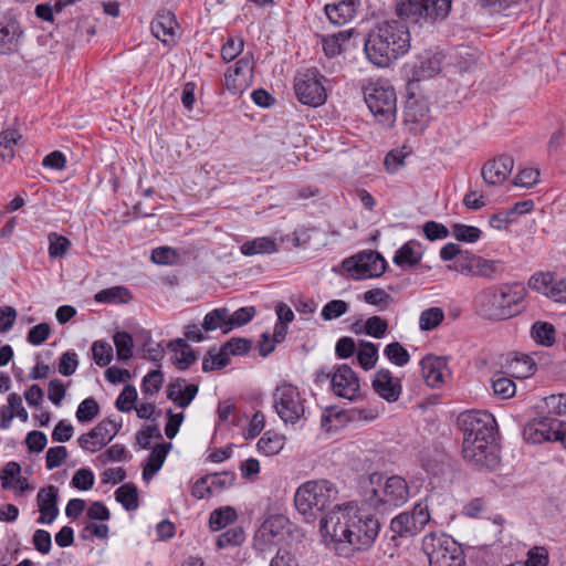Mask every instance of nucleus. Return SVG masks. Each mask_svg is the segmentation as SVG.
Listing matches in <instances>:
<instances>
[{"mask_svg":"<svg viewBox=\"0 0 566 566\" xmlns=\"http://www.w3.org/2000/svg\"><path fill=\"white\" fill-rule=\"evenodd\" d=\"M422 551L430 566H462L465 563L461 545L446 533H430L422 538Z\"/></svg>","mask_w":566,"mask_h":566,"instance_id":"6e6552de","label":"nucleus"},{"mask_svg":"<svg viewBox=\"0 0 566 566\" xmlns=\"http://www.w3.org/2000/svg\"><path fill=\"white\" fill-rule=\"evenodd\" d=\"M373 388L382 399L395 402L399 399L402 386L399 378L392 376L389 369H380L373 380Z\"/></svg>","mask_w":566,"mask_h":566,"instance_id":"cd10ccee","label":"nucleus"},{"mask_svg":"<svg viewBox=\"0 0 566 566\" xmlns=\"http://www.w3.org/2000/svg\"><path fill=\"white\" fill-rule=\"evenodd\" d=\"M342 268L355 280L378 277L386 271L387 261L377 251H361L343 260Z\"/></svg>","mask_w":566,"mask_h":566,"instance_id":"ddd939ff","label":"nucleus"},{"mask_svg":"<svg viewBox=\"0 0 566 566\" xmlns=\"http://www.w3.org/2000/svg\"><path fill=\"white\" fill-rule=\"evenodd\" d=\"M170 448V443H160L153 448L143 468L144 480L151 479L161 469Z\"/></svg>","mask_w":566,"mask_h":566,"instance_id":"72a5a7b5","label":"nucleus"},{"mask_svg":"<svg viewBox=\"0 0 566 566\" xmlns=\"http://www.w3.org/2000/svg\"><path fill=\"white\" fill-rule=\"evenodd\" d=\"M491 382L494 395L501 399L512 398L516 392L515 382L511 378L504 376L503 373H496L492 377Z\"/></svg>","mask_w":566,"mask_h":566,"instance_id":"a18cd8bd","label":"nucleus"},{"mask_svg":"<svg viewBox=\"0 0 566 566\" xmlns=\"http://www.w3.org/2000/svg\"><path fill=\"white\" fill-rule=\"evenodd\" d=\"M524 296L525 290L517 283L488 287L478 295L479 312L493 321L510 318L518 312L515 306Z\"/></svg>","mask_w":566,"mask_h":566,"instance_id":"7ed1b4c3","label":"nucleus"},{"mask_svg":"<svg viewBox=\"0 0 566 566\" xmlns=\"http://www.w3.org/2000/svg\"><path fill=\"white\" fill-rule=\"evenodd\" d=\"M273 408L285 424L303 427L310 408L304 392L287 381H282L273 392Z\"/></svg>","mask_w":566,"mask_h":566,"instance_id":"423d86ee","label":"nucleus"},{"mask_svg":"<svg viewBox=\"0 0 566 566\" xmlns=\"http://www.w3.org/2000/svg\"><path fill=\"white\" fill-rule=\"evenodd\" d=\"M23 29L21 23L11 13L0 18V53L11 54L17 52L22 43Z\"/></svg>","mask_w":566,"mask_h":566,"instance_id":"4be33fe9","label":"nucleus"},{"mask_svg":"<svg viewBox=\"0 0 566 566\" xmlns=\"http://www.w3.org/2000/svg\"><path fill=\"white\" fill-rule=\"evenodd\" d=\"M348 311V304L343 300H333L324 305L321 315L325 321L340 317Z\"/></svg>","mask_w":566,"mask_h":566,"instance_id":"69168bd1","label":"nucleus"},{"mask_svg":"<svg viewBox=\"0 0 566 566\" xmlns=\"http://www.w3.org/2000/svg\"><path fill=\"white\" fill-rule=\"evenodd\" d=\"M359 4L360 0H333L325 4L324 11L332 24L340 27L356 17Z\"/></svg>","mask_w":566,"mask_h":566,"instance_id":"c85d7f7f","label":"nucleus"},{"mask_svg":"<svg viewBox=\"0 0 566 566\" xmlns=\"http://www.w3.org/2000/svg\"><path fill=\"white\" fill-rule=\"evenodd\" d=\"M92 358L97 366H107L113 359V347L103 339L94 342L92 345Z\"/></svg>","mask_w":566,"mask_h":566,"instance_id":"5fc2aeb1","label":"nucleus"},{"mask_svg":"<svg viewBox=\"0 0 566 566\" xmlns=\"http://www.w3.org/2000/svg\"><path fill=\"white\" fill-rule=\"evenodd\" d=\"M365 102L384 127H391L397 116V96L394 87L386 81L370 82L364 87Z\"/></svg>","mask_w":566,"mask_h":566,"instance_id":"0eeeda50","label":"nucleus"},{"mask_svg":"<svg viewBox=\"0 0 566 566\" xmlns=\"http://www.w3.org/2000/svg\"><path fill=\"white\" fill-rule=\"evenodd\" d=\"M430 521L428 506L417 503L412 511L401 512L390 522V530L395 536L413 537L420 533Z\"/></svg>","mask_w":566,"mask_h":566,"instance_id":"dca6fc26","label":"nucleus"},{"mask_svg":"<svg viewBox=\"0 0 566 566\" xmlns=\"http://www.w3.org/2000/svg\"><path fill=\"white\" fill-rule=\"evenodd\" d=\"M514 168V159L510 155H500L488 160L481 169V176L485 184L497 186L503 184Z\"/></svg>","mask_w":566,"mask_h":566,"instance_id":"b1692460","label":"nucleus"},{"mask_svg":"<svg viewBox=\"0 0 566 566\" xmlns=\"http://www.w3.org/2000/svg\"><path fill=\"white\" fill-rule=\"evenodd\" d=\"M384 355L390 363L399 367L407 365L410 360L408 350L399 342L386 345Z\"/></svg>","mask_w":566,"mask_h":566,"instance_id":"09e8293b","label":"nucleus"},{"mask_svg":"<svg viewBox=\"0 0 566 566\" xmlns=\"http://www.w3.org/2000/svg\"><path fill=\"white\" fill-rule=\"evenodd\" d=\"M528 286L558 303H566V281L553 272H536L528 280Z\"/></svg>","mask_w":566,"mask_h":566,"instance_id":"6ab92c4d","label":"nucleus"},{"mask_svg":"<svg viewBox=\"0 0 566 566\" xmlns=\"http://www.w3.org/2000/svg\"><path fill=\"white\" fill-rule=\"evenodd\" d=\"M49 241V256L50 259H59L66 255L72 247V242L64 235L57 232H50L48 234Z\"/></svg>","mask_w":566,"mask_h":566,"instance_id":"de8ad7c7","label":"nucleus"},{"mask_svg":"<svg viewBox=\"0 0 566 566\" xmlns=\"http://www.w3.org/2000/svg\"><path fill=\"white\" fill-rule=\"evenodd\" d=\"M254 60L253 55L248 53L240 57L233 66H230L224 73L226 88L231 94H238L247 90L253 78Z\"/></svg>","mask_w":566,"mask_h":566,"instance_id":"a211bd4d","label":"nucleus"},{"mask_svg":"<svg viewBox=\"0 0 566 566\" xmlns=\"http://www.w3.org/2000/svg\"><path fill=\"white\" fill-rule=\"evenodd\" d=\"M462 455L472 465L486 470H495L500 464V452L495 440L476 442L463 439Z\"/></svg>","mask_w":566,"mask_h":566,"instance_id":"2eb2a0df","label":"nucleus"},{"mask_svg":"<svg viewBox=\"0 0 566 566\" xmlns=\"http://www.w3.org/2000/svg\"><path fill=\"white\" fill-rule=\"evenodd\" d=\"M357 360L363 369H373L378 360V345L368 340H360L357 352Z\"/></svg>","mask_w":566,"mask_h":566,"instance_id":"ea45409f","label":"nucleus"},{"mask_svg":"<svg viewBox=\"0 0 566 566\" xmlns=\"http://www.w3.org/2000/svg\"><path fill=\"white\" fill-rule=\"evenodd\" d=\"M418 90L419 87L416 81H408L406 86L407 99L403 107V120L412 132L422 130L429 118L428 101Z\"/></svg>","mask_w":566,"mask_h":566,"instance_id":"4468645a","label":"nucleus"},{"mask_svg":"<svg viewBox=\"0 0 566 566\" xmlns=\"http://www.w3.org/2000/svg\"><path fill=\"white\" fill-rule=\"evenodd\" d=\"M290 521L283 514L269 516L256 530L253 537L254 548L261 553L280 542Z\"/></svg>","mask_w":566,"mask_h":566,"instance_id":"f3484780","label":"nucleus"},{"mask_svg":"<svg viewBox=\"0 0 566 566\" xmlns=\"http://www.w3.org/2000/svg\"><path fill=\"white\" fill-rule=\"evenodd\" d=\"M458 423L463 432V439H472L476 442L495 440L496 421L492 413L483 410H470L462 412Z\"/></svg>","mask_w":566,"mask_h":566,"instance_id":"9b49d317","label":"nucleus"},{"mask_svg":"<svg viewBox=\"0 0 566 566\" xmlns=\"http://www.w3.org/2000/svg\"><path fill=\"white\" fill-rule=\"evenodd\" d=\"M243 48L244 41L241 36L229 35L221 48V59L229 63L242 53Z\"/></svg>","mask_w":566,"mask_h":566,"instance_id":"864d4df0","label":"nucleus"},{"mask_svg":"<svg viewBox=\"0 0 566 566\" xmlns=\"http://www.w3.org/2000/svg\"><path fill=\"white\" fill-rule=\"evenodd\" d=\"M151 33L164 44L174 43L179 29L175 14L169 10H160L151 21Z\"/></svg>","mask_w":566,"mask_h":566,"instance_id":"bb28decb","label":"nucleus"},{"mask_svg":"<svg viewBox=\"0 0 566 566\" xmlns=\"http://www.w3.org/2000/svg\"><path fill=\"white\" fill-rule=\"evenodd\" d=\"M113 342L118 360L127 361L133 357L134 339L128 332H116Z\"/></svg>","mask_w":566,"mask_h":566,"instance_id":"49530a36","label":"nucleus"},{"mask_svg":"<svg viewBox=\"0 0 566 566\" xmlns=\"http://www.w3.org/2000/svg\"><path fill=\"white\" fill-rule=\"evenodd\" d=\"M424 382L431 388H440L448 374L447 359L434 355H426L420 360Z\"/></svg>","mask_w":566,"mask_h":566,"instance_id":"a878e982","label":"nucleus"},{"mask_svg":"<svg viewBox=\"0 0 566 566\" xmlns=\"http://www.w3.org/2000/svg\"><path fill=\"white\" fill-rule=\"evenodd\" d=\"M180 254L170 247H158L151 252V261L159 265H174L178 263Z\"/></svg>","mask_w":566,"mask_h":566,"instance_id":"4d7b16f0","label":"nucleus"},{"mask_svg":"<svg viewBox=\"0 0 566 566\" xmlns=\"http://www.w3.org/2000/svg\"><path fill=\"white\" fill-rule=\"evenodd\" d=\"M409 499V486L400 475H391L376 489L368 497L369 504L380 512L402 506Z\"/></svg>","mask_w":566,"mask_h":566,"instance_id":"1a4fd4ad","label":"nucleus"},{"mask_svg":"<svg viewBox=\"0 0 566 566\" xmlns=\"http://www.w3.org/2000/svg\"><path fill=\"white\" fill-rule=\"evenodd\" d=\"M449 269L464 275L495 280L504 273L505 263L501 260H486L465 250L453 265H449Z\"/></svg>","mask_w":566,"mask_h":566,"instance_id":"f8f14e48","label":"nucleus"},{"mask_svg":"<svg viewBox=\"0 0 566 566\" xmlns=\"http://www.w3.org/2000/svg\"><path fill=\"white\" fill-rule=\"evenodd\" d=\"M240 250L241 253L244 255H254L261 253H273L276 252L277 248L273 239L268 237H261L245 241L241 245Z\"/></svg>","mask_w":566,"mask_h":566,"instance_id":"4c0bfd02","label":"nucleus"},{"mask_svg":"<svg viewBox=\"0 0 566 566\" xmlns=\"http://www.w3.org/2000/svg\"><path fill=\"white\" fill-rule=\"evenodd\" d=\"M136 399V388L133 385H126L123 391L118 395L115 406L122 412H129L133 409V403Z\"/></svg>","mask_w":566,"mask_h":566,"instance_id":"0e129e2a","label":"nucleus"},{"mask_svg":"<svg viewBox=\"0 0 566 566\" xmlns=\"http://www.w3.org/2000/svg\"><path fill=\"white\" fill-rule=\"evenodd\" d=\"M230 363L229 353L224 349V346L216 352V348H211L207 352L202 360V371L208 373L216 369H222Z\"/></svg>","mask_w":566,"mask_h":566,"instance_id":"c03bdc74","label":"nucleus"},{"mask_svg":"<svg viewBox=\"0 0 566 566\" xmlns=\"http://www.w3.org/2000/svg\"><path fill=\"white\" fill-rule=\"evenodd\" d=\"M444 319V313L440 307H430L424 310L419 317V327L421 331H432L437 328Z\"/></svg>","mask_w":566,"mask_h":566,"instance_id":"8fccbe9b","label":"nucleus"},{"mask_svg":"<svg viewBox=\"0 0 566 566\" xmlns=\"http://www.w3.org/2000/svg\"><path fill=\"white\" fill-rule=\"evenodd\" d=\"M560 421L549 417L534 418L523 429L524 440L528 443H542L555 438Z\"/></svg>","mask_w":566,"mask_h":566,"instance_id":"5701e85b","label":"nucleus"},{"mask_svg":"<svg viewBox=\"0 0 566 566\" xmlns=\"http://www.w3.org/2000/svg\"><path fill=\"white\" fill-rule=\"evenodd\" d=\"M199 387L187 384L186 379L177 378L167 386V398L179 408H187L196 398Z\"/></svg>","mask_w":566,"mask_h":566,"instance_id":"c756f323","label":"nucleus"},{"mask_svg":"<svg viewBox=\"0 0 566 566\" xmlns=\"http://www.w3.org/2000/svg\"><path fill=\"white\" fill-rule=\"evenodd\" d=\"M451 6L452 0H396L395 12L401 21L433 27L448 18Z\"/></svg>","mask_w":566,"mask_h":566,"instance_id":"20e7f679","label":"nucleus"},{"mask_svg":"<svg viewBox=\"0 0 566 566\" xmlns=\"http://www.w3.org/2000/svg\"><path fill=\"white\" fill-rule=\"evenodd\" d=\"M94 473L90 469H78L71 481V485L81 491L91 490L94 485Z\"/></svg>","mask_w":566,"mask_h":566,"instance_id":"338daca9","label":"nucleus"},{"mask_svg":"<svg viewBox=\"0 0 566 566\" xmlns=\"http://www.w3.org/2000/svg\"><path fill=\"white\" fill-rule=\"evenodd\" d=\"M388 331V322L380 316H371L364 323V334L374 338H381Z\"/></svg>","mask_w":566,"mask_h":566,"instance_id":"680f3d73","label":"nucleus"},{"mask_svg":"<svg viewBox=\"0 0 566 566\" xmlns=\"http://www.w3.org/2000/svg\"><path fill=\"white\" fill-rule=\"evenodd\" d=\"M164 382V375L159 369L151 370L144 376L142 381V390L145 395L157 394Z\"/></svg>","mask_w":566,"mask_h":566,"instance_id":"e2e57ef3","label":"nucleus"},{"mask_svg":"<svg viewBox=\"0 0 566 566\" xmlns=\"http://www.w3.org/2000/svg\"><path fill=\"white\" fill-rule=\"evenodd\" d=\"M255 313L256 311L254 306H244L238 308L233 313L229 312L228 329L231 332L233 328L248 324L254 317Z\"/></svg>","mask_w":566,"mask_h":566,"instance_id":"13d9d810","label":"nucleus"},{"mask_svg":"<svg viewBox=\"0 0 566 566\" xmlns=\"http://www.w3.org/2000/svg\"><path fill=\"white\" fill-rule=\"evenodd\" d=\"M332 390L342 398L356 400L359 397L360 384L357 374L347 364L337 366L332 375Z\"/></svg>","mask_w":566,"mask_h":566,"instance_id":"412c9836","label":"nucleus"},{"mask_svg":"<svg viewBox=\"0 0 566 566\" xmlns=\"http://www.w3.org/2000/svg\"><path fill=\"white\" fill-rule=\"evenodd\" d=\"M410 49V32L402 21L390 20L378 23L364 41L367 59L379 67L405 55Z\"/></svg>","mask_w":566,"mask_h":566,"instance_id":"f03ea898","label":"nucleus"},{"mask_svg":"<svg viewBox=\"0 0 566 566\" xmlns=\"http://www.w3.org/2000/svg\"><path fill=\"white\" fill-rule=\"evenodd\" d=\"M319 525L323 535L331 537L335 553L346 558L356 551L370 547L380 531L375 516L352 503L337 506L321 520Z\"/></svg>","mask_w":566,"mask_h":566,"instance_id":"f257e3e1","label":"nucleus"},{"mask_svg":"<svg viewBox=\"0 0 566 566\" xmlns=\"http://www.w3.org/2000/svg\"><path fill=\"white\" fill-rule=\"evenodd\" d=\"M283 446L284 438L272 431H266L256 443L259 452L268 457L277 454Z\"/></svg>","mask_w":566,"mask_h":566,"instance_id":"79ce46f5","label":"nucleus"},{"mask_svg":"<svg viewBox=\"0 0 566 566\" xmlns=\"http://www.w3.org/2000/svg\"><path fill=\"white\" fill-rule=\"evenodd\" d=\"M59 490L54 485L40 489L36 495V505L40 516L36 520L40 524H52L59 515Z\"/></svg>","mask_w":566,"mask_h":566,"instance_id":"393cba45","label":"nucleus"},{"mask_svg":"<svg viewBox=\"0 0 566 566\" xmlns=\"http://www.w3.org/2000/svg\"><path fill=\"white\" fill-rule=\"evenodd\" d=\"M21 135L17 129H6L0 134V157L11 159L14 156V146Z\"/></svg>","mask_w":566,"mask_h":566,"instance_id":"3c124183","label":"nucleus"},{"mask_svg":"<svg viewBox=\"0 0 566 566\" xmlns=\"http://www.w3.org/2000/svg\"><path fill=\"white\" fill-rule=\"evenodd\" d=\"M244 538L245 534L242 527H231L218 536L217 546L219 548H226L233 545H240L243 543Z\"/></svg>","mask_w":566,"mask_h":566,"instance_id":"052dcab7","label":"nucleus"},{"mask_svg":"<svg viewBox=\"0 0 566 566\" xmlns=\"http://www.w3.org/2000/svg\"><path fill=\"white\" fill-rule=\"evenodd\" d=\"M422 255L420 242L409 240L396 251L392 262L400 268H413L420 263Z\"/></svg>","mask_w":566,"mask_h":566,"instance_id":"7c9ffc66","label":"nucleus"},{"mask_svg":"<svg viewBox=\"0 0 566 566\" xmlns=\"http://www.w3.org/2000/svg\"><path fill=\"white\" fill-rule=\"evenodd\" d=\"M355 30H343L322 36V46L327 57H335L344 51V45L354 35Z\"/></svg>","mask_w":566,"mask_h":566,"instance_id":"2f4dec72","label":"nucleus"},{"mask_svg":"<svg viewBox=\"0 0 566 566\" xmlns=\"http://www.w3.org/2000/svg\"><path fill=\"white\" fill-rule=\"evenodd\" d=\"M229 310L227 307H217L212 311L208 312L202 322V329L205 332H212L218 328L222 331L223 334L230 332L228 329L229 324Z\"/></svg>","mask_w":566,"mask_h":566,"instance_id":"c9c22d12","label":"nucleus"},{"mask_svg":"<svg viewBox=\"0 0 566 566\" xmlns=\"http://www.w3.org/2000/svg\"><path fill=\"white\" fill-rule=\"evenodd\" d=\"M539 181V170L536 168H523L515 176L513 184L517 187L531 188Z\"/></svg>","mask_w":566,"mask_h":566,"instance_id":"774afa93","label":"nucleus"},{"mask_svg":"<svg viewBox=\"0 0 566 566\" xmlns=\"http://www.w3.org/2000/svg\"><path fill=\"white\" fill-rule=\"evenodd\" d=\"M441 70V61L434 55L421 56L413 65L412 78L409 81H416L418 84L420 81L431 78L438 74Z\"/></svg>","mask_w":566,"mask_h":566,"instance_id":"473e14b6","label":"nucleus"},{"mask_svg":"<svg viewBox=\"0 0 566 566\" xmlns=\"http://www.w3.org/2000/svg\"><path fill=\"white\" fill-rule=\"evenodd\" d=\"M120 426L107 418L97 423L91 431L82 434L77 442L80 447L90 452H95L106 446L117 434Z\"/></svg>","mask_w":566,"mask_h":566,"instance_id":"aec40b11","label":"nucleus"},{"mask_svg":"<svg viewBox=\"0 0 566 566\" xmlns=\"http://www.w3.org/2000/svg\"><path fill=\"white\" fill-rule=\"evenodd\" d=\"M171 345H175L174 350L180 354L175 361L178 369L186 370L197 361L198 354L188 345L186 339L177 338Z\"/></svg>","mask_w":566,"mask_h":566,"instance_id":"58836bf2","label":"nucleus"},{"mask_svg":"<svg viewBox=\"0 0 566 566\" xmlns=\"http://www.w3.org/2000/svg\"><path fill=\"white\" fill-rule=\"evenodd\" d=\"M238 517L235 510L231 506H222L213 510L210 513L209 525L212 531H219L232 522H234Z\"/></svg>","mask_w":566,"mask_h":566,"instance_id":"37998d69","label":"nucleus"},{"mask_svg":"<svg viewBox=\"0 0 566 566\" xmlns=\"http://www.w3.org/2000/svg\"><path fill=\"white\" fill-rule=\"evenodd\" d=\"M99 413V406L93 397L84 399L77 407L76 419L78 422H91Z\"/></svg>","mask_w":566,"mask_h":566,"instance_id":"6e6d98bb","label":"nucleus"},{"mask_svg":"<svg viewBox=\"0 0 566 566\" xmlns=\"http://www.w3.org/2000/svg\"><path fill=\"white\" fill-rule=\"evenodd\" d=\"M549 563V554L544 546H534L526 554L524 563H516L517 566H547Z\"/></svg>","mask_w":566,"mask_h":566,"instance_id":"bf43d9fd","label":"nucleus"},{"mask_svg":"<svg viewBox=\"0 0 566 566\" xmlns=\"http://www.w3.org/2000/svg\"><path fill=\"white\" fill-rule=\"evenodd\" d=\"M532 339L541 346L552 347L556 342V328L552 323L536 321L530 331Z\"/></svg>","mask_w":566,"mask_h":566,"instance_id":"f704fd0d","label":"nucleus"},{"mask_svg":"<svg viewBox=\"0 0 566 566\" xmlns=\"http://www.w3.org/2000/svg\"><path fill=\"white\" fill-rule=\"evenodd\" d=\"M338 490L336 485L328 480H313L303 483L297 488L294 495L296 510L307 520H315L317 513L325 509L337 499Z\"/></svg>","mask_w":566,"mask_h":566,"instance_id":"39448f33","label":"nucleus"},{"mask_svg":"<svg viewBox=\"0 0 566 566\" xmlns=\"http://www.w3.org/2000/svg\"><path fill=\"white\" fill-rule=\"evenodd\" d=\"M325 81V76L315 67L297 73L294 78V91L298 102L310 107L323 105L327 98Z\"/></svg>","mask_w":566,"mask_h":566,"instance_id":"9d476101","label":"nucleus"},{"mask_svg":"<svg viewBox=\"0 0 566 566\" xmlns=\"http://www.w3.org/2000/svg\"><path fill=\"white\" fill-rule=\"evenodd\" d=\"M132 298L130 292L125 286H112L101 290L94 296L97 303L118 304L127 303Z\"/></svg>","mask_w":566,"mask_h":566,"instance_id":"e433bc0d","label":"nucleus"},{"mask_svg":"<svg viewBox=\"0 0 566 566\" xmlns=\"http://www.w3.org/2000/svg\"><path fill=\"white\" fill-rule=\"evenodd\" d=\"M115 499L126 511H135L138 509V490L134 483L120 485L115 491Z\"/></svg>","mask_w":566,"mask_h":566,"instance_id":"a19ab883","label":"nucleus"},{"mask_svg":"<svg viewBox=\"0 0 566 566\" xmlns=\"http://www.w3.org/2000/svg\"><path fill=\"white\" fill-rule=\"evenodd\" d=\"M452 235L455 240L474 243L480 240L482 235V231L474 226H468L463 223H453L452 227Z\"/></svg>","mask_w":566,"mask_h":566,"instance_id":"603ef678","label":"nucleus"}]
</instances>
